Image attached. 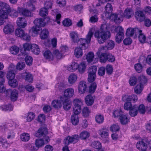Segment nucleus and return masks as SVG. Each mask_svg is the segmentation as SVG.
Listing matches in <instances>:
<instances>
[{
	"instance_id": "nucleus-42",
	"label": "nucleus",
	"mask_w": 151,
	"mask_h": 151,
	"mask_svg": "<svg viewBox=\"0 0 151 151\" xmlns=\"http://www.w3.org/2000/svg\"><path fill=\"white\" fill-rule=\"evenodd\" d=\"M44 57L46 59L52 60L53 59V56L50 52L49 50L45 51L43 54Z\"/></svg>"
},
{
	"instance_id": "nucleus-1",
	"label": "nucleus",
	"mask_w": 151,
	"mask_h": 151,
	"mask_svg": "<svg viewBox=\"0 0 151 151\" xmlns=\"http://www.w3.org/2000/svg\"><path fill=\"white\" fill-rule=\"evenodd\" d=\"M93 35V32L90 30L86 35V38H81L79 39L78 41L79 47L84 50L87 48L88 46V44L90 43Z\"/></svg>"
},
{
	"instance_id": "nucleus-11",
	"label": "nucleus",
	"mask_w": 151,
	"mask_h": 151,
	"mask_svg": "<svg viewBox=\"0 0 151 151\" xmlns=\"http://www.w3.org/2000/svg\"><path fill=\"white\" fill-rule=\"evenodd\" d=\"M123 15L119 14H112L109 18L117 24H119L123 21Z\"/></svg>"
},
{
	"instance_id": "nucleus-48",
	"label": "nucleus",
	"mask_w": 151,
	"mask_h": 151,
	"mask_svg": "<svg viewBox=\"0 0 151 151\" xmlns=\"http://www.w3.org/2000/svg\"><path fill=\"white\" fill-rule=\"evenodd\" d=\"M94 57V54L93 52H89L86 55V59L88 63H91Z\"/></svg>"
},
{
	"instance_id": "nucleus-4",
	"label": "nucleus",
	"mask_w": 151,
	"mask_h": 151,
	"mask_svg": "<svg viewBox=\"0 0 151 151\" xmlns=\"http://www.w3.org/2000/svg\"><path fill=\"white\" fill-rule=\"evenodd\" d=\"M95 37L97 38L99 42L101 44L104 42V26L102 24L100 29L96 30L94 33Z\"/></svg>"
},
{
	"instance_id": "nucleus-58",
	"label": "nucleus",
	"mask_w": 151,
	"mask_h": 151,
	"mask_svg": "<svg viewBox=\"0 0 151 151\" xmlns=\"http://www.w3.org/2000/svg\"><path fill=\"white\" fill-rule=\"evenodd\" d=\"M78 65H79L77 63L75 62L73 63L71 65L70 67L68 69L70 71L72 70V71H75L78 69Z\"/></svg>"
},
{
	"instance_id": "nucleus-44",
	"label": "nucleus",
	"mask_w": 151,
	"mask_h": 151,
	"mask_svg": "<svg viewBox=\"0 0 151 151\" xmlns=\"http://www.w3.org/2000/svg\"><path fill=\"white\" fill-rule=\"evenodd\" d=\"M49 32L47 30L43 29L41 32L40 37L42 39H46L48 37Z\"/></svg>"
},
{
	"instance_id": "nucleus-33",
	"label": "nucleus",
	"mask_w": 151,
	"mask_h": 151,
	"mask_svg": "<svg viewBox=\"0 0 151 151\" xmlns=\"http://www.w3.org/2000/svg\"><path fill=\"white\" fill-rule=\"evenodd\" d=\"M119 118L121 123L122 124H125L129 122V119L126 115L122 114Z\"/></svg>"
},
{
	"instance_id": "nucleus-47",
	"label": "nucleus",
	"mask_w": 151,
	"mask_h": 151,
	"mask_svg": "<svg viewBox=\"0 0 151 151\" xmlns=\"http://www.w3.org/2000/svg\"><path fill=\"white\" fill-rule=\"evenodd\" d=\"M86 68L85 64L83 62L79 65L78 69L80 73H82L84 72Z\"/></svg>"
},
{
	"instance_id": "nucleus-10",
	"label": "nucleus",
	"mask_w": 151,
	"mask_h": 151,
	"mask_svg": "<svg viewBox=\"0 0 151 151\" xmlns=\"http://www.w3.org/2000/svg\"><path fill=\"white\" fill-rule=\"evenodd\" d=\"M6 92L7 95V94L8 95L11 94L10 98L12 101H14L17 100L18 96V91L17 90L14 89L12 90L8 89L6 90Z\"/></svg>"
},
{
	"instance_id": "nucleus-34",
	"label": "nucleus",
	"mask_w": 151,
	"mask_h": 151,
	"mask_svg": "<svg viewBox=\"0 0 151 151\" xmlns=\"http://www.w3.org/2000/svg\"><path fill=\"white\" fill-rule=\"evenodd\" d=\"M70 36L73 41L74 42H77L78 41V35L76 32H73L70 33Z\"/></svg>"
},
{
	"instance_id": "nucleus-61",
	"label": "nucleus",
	"mask_w": 151,
	"mask_h": 151,
	"mask_svg": "<svg viewBox=\"0 0 151 151\" xmlns=\"http://www.w3.org/2000/svg\"><path fill=\"white\" fill-rule=\"evenodd\" d=\"M95 120L97 123L101 124L103 122L104 118L103 116L101 115H97L95 116Z\"/></svg>"
},
{
	"instance_id": "nucleus-26",
	"label": "nucleus",
	"mask_w": 151,
	"mask_h": 151,
	"mask_svg": "<svg viewBox=\"0 0 151 151\" xmlns=\"http://www.w3.org/2000/svg\"><path fill=\"white\" fill-rule=\"evenodd\" d=\"M129 114L132 117L136 116L138 113V106L135 105L133 106L129 110Z\"/></svg>"
},
{
	"instance_id": "nucleus-15",
	"label": "nucleus",
	"mask_w": 151,
	"mask_h": 151,
	"mask_svg": "<svg viewBox=\"0 0 151 151\" xmlns=\"http://www.w3.org/2000/svg\"><path fill=\"white\" fill-rule=\"evenodd\" d=\"M87 88L86 82L84 81H82L80 82L78 86V92L82 94L86 92Z\"/></svg>"
},
{
	"instance_id": "nucleus-17",
	"label": "nucleus",
	"mask_w": 151,
	"mask_h": 151,
	"mask_svg": "<svg viewBox=\"0 0 151 151\" xmlns=\"http://www.w3.org/2000/svg\"><path fill=\"white\" fill-rule=\"evenodd\" d=\"M5 73L3 71H0V92L2 93L4 91L5 88L3 85V83L5 82L4 76Z\"/></svg>"
},
{
	"instance_id": "nucleus-21",
	"label": "nucleus",
	"mask_w": 151,
	"mask_h": 151,
	"mask_svg": "<svg viewBox=\"0 0 151 151\" xmlns=\"http://www.w3.org/2000/svg\"><path fill=\"white\" fill-rule=\"evenodd\" d=\"M96 55L101 63L104 62V46L100 47L96 52Z\"/></svg>"
},
{
	"instance_id": "nucleus-13",
	"label": "nucleus",
	"mask_w": 151,
	"mask_h": 151,
	"mask_svg": "<svg viewBox=\"0 0 151 151\" xmlns=\"http://www.w3.org/2000/svg\"><path fill=\"white\" fill-rule=\"evenodd\" d=\"M46 19L47 21H49L50 19L49 18H46L44 19L42 18H37L35 19L34 21V23L35 25L39 27H44L46 24L45 20Z\"/></svg>"
},
{
	"instance_id": "nucleus-22",
	"label": "nucleus",
	"mask_w": 151,
	"mask_h": 151,
	"mask_svg": "<svg viewBox=\"0 0 151 151\" xmlns=\"http://www.w3.org/2000/svg\"><path fill=\"white\" fill-rule=\"evenodd\" d=\"M74 89L71 88H69L65 90L64 95L66 98H70L72 97L74 94Z\"/></svg>"
},
{
	"instance_id": "nucleus-64",
	"label": "nucleus",
	"mask_w": 151,
	"mask_h": 151,
	"mask_svg": "<svg viewBox=\"0 0 151 151\" xmlns=\"http://www.w3.org/2000/svg\"><path fill=\"white\" fill-rule=\"evenodd\" d=\"M53 3L51 1H47L44 4V7L47 9H51L52 8Z\"/></svg>"
},
{
	"instance_id": "nucleus-60",
	"label": "nucleus",
	"mask_w": 151,
	"mask_h": 151,
	"mask_svg": "<svg viewBox=\"0 0 151 151\" xmlns=\"http://www.w3.org/2000/svg\"><path fill=\"white\" fill-rule=\"evenodd\" d=\"M23 45L24 51H29L31 49L32 44L26 43L24 44Z\"/></svg>"
},
{
	"instance_id": "nucleus-19",
	"label": "nucleus",
	"mask_w": 151,
	"mask_h": 151,
	"mask_svg": "<svg viewBox=\"0 0 151 151\" xmlns=\"http://www.w3.org/2000/svg\"><path fill=\"white\" fill-rule=\"evenodd\" d=\"M17 25L20 27L24 28L27 24V22L24 18L19 17L17 21Z\"/></svg>"
},
{
	"instance_id": "nucleus-51",
	"label": "nucleus",
	"mask_w": 151,
	"mask_h": 151,
	"mask_svg": "<svg viewBox=\"0 0 151 151\" xmlns=\"http://www.w3.org/2000/svg\"><path fill=\"white\" fill-rule=\"evenodd\" d=\"M8 83L10 86L13 88L16 87L18 86L17 81L14 79L9 80Z\"/></svg>"
},
{
	"instance_id": "nucleus-24",
	"label": "nucleus",
	"mask_w": 151,
	"mask_h": 151,
	"mask_svg": "<svg viewBox=\"0 0 151 151\" xmlns=\"http://www.w3.org/2000/svg\"><path fill=\"white\" fill-rule=\"evenodd\" d=\"M134 12L131 9L127 8L124 10L123 16L125 18L127 19H130L133 15Z\"/></svg>"
},
{
	"instance_id": "nucleus-7",
	"label": "nucleus",
	"mask_w": 151,
	"mask_h": 151,
	"mask_svg": "<svg viewBox=\"0 0 151 151\" xmlns=\"http://www.w3.org/2000/svg\"><path fill=\"white\" fill-rule=\"evenodd\" d=\"M73 102L74 104L73 113L75 114H78L81 111V106L82 103L79 99H75Z\"/></svg>"
},
{
	"instance_id": "nucleus-40",
	"label": "nucleus",
	"mask_w": 151,
	"mask_h": 151,
	"mask_svg": "<svg viewBox=\"0 0 151 151\" xmlns=\"http://www.w3.org/2000/svg\"><path fill=\"white\" fill-rule=\"evenodd\" d=\"M137 96L134 94L128 96L126 98V101L129 102L132 101L135 102L137 101Z\"/></svg>"
},
{
	"instance_id": "nucleus-25",
	"label": "nucleus",
	"mask_w": 151,
	"mask_h": 151,
	"mask_svg": "<svg viewBox=\"0 0 151 151\" xmlns=\"http://www.w3.org/2000/svg\"><path fill=\"white\" fill-rule=\"evenodd\" d=\"M105 9L106 10L105 16L107 18H109L110 16L112 14L111 13L113 9L111 4L108 3L105 6Z\"/></svg>"
},
{
	"instance_id": "nucleus-38",
	"label": "nucleus",
	"mask_w": 151,
	"mask_h": 151,
	"mask_svg": "<svg viewBox=\"0 0 151 151\" xmlns=\"http://www.w3.org/2000/svg\"><path fill=\"white\" fill-rule=\"evenodd\" d=\"M77 78V77L76 75L72 74L68 77V82L70 84H73L76 82Z\"/></svg>"
},
{
	"instance_id": "nucleus-28",
	"label": "nucleus",
	"mask_w": 151,
	"mask_h": 151,
	"mask_svg": "<svg viewBox=\"0 0 151 151\" xmlns=\"http://www.w3.org/2000/svg\"><path fill=\"white\" fill-rule=\"evenodd\" d=\"M14 29L13 26L10 24H7L4 28L3 31L6 34L11 33L14 31Z\"/></svg>"
},
{
	"instance_id": "nucleus-12",
	"label": "nucleus",
	"mask_w": 151,
	"mask_h": 151,
	"mask_svg": "<svg viewBox=\"0 0 151 151\" xmlns=\"http://www.w3.org/2000/svg\"><path fill=\"white\" fill-rule=\"evenodd\" d=\"M61 101H63V107L64 109L66 110L70 109L71 106V102L64 97H62Z\"/></svg>"
},
{
	"instance_id": "nucleus-23",
	"label": "nucleus",
	"mask_w": 151,
	"mask_h": 151,
	"mask_svg": "<svg viewBox=\"0 0 151 151\" xmlns=\"http://www.w3.org/2000/svg\"><path fill=\"white\" fill-rule=\"evenodd\" d=\"M62 97H60L59 100H54L52 101V105L54 108L59 109L61 107L63 101H61V100Z\"/></svg>"
},
{
	"instance_id": "nucleus-45",
	"label": "nucleus",
	"mask_w": 151,
	"mask_h": 151,
	"mask_svg": "<svg viewBox=\"0 0 151 151\" xmlns=\"http://www.w3.org/2000/svg\"><path fill=\"white\" fill-rule=\"evenodd\" d=\"M143 88V86L141 85L138 84L134 88L135 93L137 94L140 93Z\"/></svg>"
},
{
	"instance_id": "nucleus-43",
	"label": "nucleus",
	"mask_w": 151,
	"mask_h": 151,
	"mask_svg": "<svg viewBox=\"0 0 151 151\" xmlns=\"http://www.w3.org/2000/svg\"><path fill=\"white\" fill-rule=\"evenodd\" d=\"M19 47L15 45L11 47L10 49V52L14 55L17 54L19 52Z\"/></svg>"
},
{
	"instance_id": "nucleus-20",
	"label": "nucleus",
	"mask_w": 151,
	"mask_h": 151,
	"mask_svg": "<svg viewBox=\"0 0 151 151\" xmlns=\"http://www.w3.org/2000/svg\"><path fill=\"white\" fill-rule=\"evenodd\" d=\"M107 61L111 63L115 61V58L114 55L108 52L104 53V62Z\"/></svg>"
},
{
	"instance_id": "nucleus-9",
	"label": "nucleus",
	"mask_w": 151,
	"mask_h": 151,
	"mask_svg": "<svg viewBox=\"0 0 151 151\" xmlns=\"http://www.w3.org/2000/svg\"><path fill=\"white\" fill-rule=\"evenodd\" d=\"M134 17L136 20L139 22L144 21L145 19V14L142 11L138 10L136 11L134 14Z\"/></svg>"
},
{
	"instance_id": "nucleus-50",
	"label": "nucleus",
	"mask_w": 151,
	"mask_h": 151,
	"mask_svg": "<svg viewBox=\"0 0 151 151\" xmlns=\"http://www.w3.org/2000/svg\"><path fill=\"white\" fill-rule=\"evenodd\" d=\"M97 87L96 83L93 82L89 86V91L90 93H93L95 91Z\"/></svg>"
},
{
	"instance_id": "nucleus-6",
	"label": "nucleus",
	"mask_w": 151,
	"mask_h": 151,
	"mask_svg": "<svg viewBox=\"0 0 151 151\" xmlns=\"http://www.w3.org/2000/svg\"><path fill=\"white\" fill-rule=\"evenodd\" d=\"M97 68L96 66H92L90 67L88 73V81L89 82H92L95 80L96 78V72Z\"/></svg>"
},
{
	"instance_id": "nucleus-52",
	"label": "nucleus",
	"mask_w": 151,
	"mask_h": 151,
	"mask_svg": "<svg viewBox=\"0 0 151 151\" xmlns=\"http://www.w3.org/2000/svg\"><path fill=\"white\" fill-rule=\"evenodd\" d=\"M89 134L87 131L82 132L80 135V138L83 140L88 138L89 136Z\"/></svg>"
},
{
	"instance_id": "nucleus-30",
	"label": "nucleus",
	"mask_w": 151,
	"mask_h": 151,
	"mask_svg": "<svg viewBox=\"0 0 151 151\" xmlns=\"http://www.w3.org/2000/svg\"><path fill=\"white\" fill-rule=\"evenodd\" d=\"M137 33L139 35L138 38L139 41L141 43L145 42L146 40V37L143 33L142 32V30H139Z\"/></svg>"
},
{
	"instance_id": "nucleus-59",
	"label": "nucleus",
	"mask_w": 151,
	"mask_h": 151,
	"mask_svg": "<svg viewBox=\"0 0 151 151\" xmlns=\"http://www.w3.org/2000/svg\"><path fill=\"white\" fill-rule=\"evenodd\" d=\"M90 113V111L87 107H84L82 109L83 115L85 117L88 116Z\"/></svg>"
},
{
	"instance_id": "nucleus-56",
	"label": "nucleus",
	"mask_w": 151,
	"mask_h": 151,
	"mask_svg": "<svg viewBox=\"0 0 151 151\" xmlns=\"http://www.w3.org/2000/svg\"><path fill=\"white\" fill-rule=\"evenodd\" d=\"M48 13V11L47 9L45 7L42 8L40 9L39 14L42 17L47 16Z\"/></svg>"
},
{
	"instance_id": "nucleus-29",
	"label": "nucleus",
	"mask_w": 151,
	"mask_h": 151,
	"mask_svg": "<svg viewBox=\"0 0 151 151\" xmlns=\"http://www.w3.org/2000/svg\"><path fill=\"white\" fill-rule=\"evenodd\" d=\"M139 30V29L137 28H129L127 29L126 35L128 36H132L135 32H138Z\"/></svg>"
},
{
	"instance_id": "nucleus-36",
	"label": "nucleus",
	"mask_w": 151,
	"mask_h": 151,
	"mask_svg": "<svg viewBox=\"0 0 151 151\" xmlns=\"http://www.w3.org/2000/svg\"><path fill=\"white\" fill-rule=\"evenodd\" d=\"M81 47H77L75 50L74 54L76 57L78 58L81 57L83 55L82 49Z\"/></svg>"
},
{
	"instance_id": "nucleus-41",
	"label": "nucleus",
	"mask_w": 151,
	"mask_h": 151,
	"mask_svg": "<svg viewBox=\"0 0 151 151\" xmlns=\"http://www.w3.org/2000/svg\"><path fill=\"white\" fill-rule=\"evenodd\" d=\"M30 137L29 135L28 134L25 133L22 134L20 135V139L23 141H28L29 140Z\"/></svg>"
},
{
	"instance_id": "nucleus-2",
	"label": "nucleus",
	"mask_w": 151,
	"mask_h": 151,
	"mask_svg": "<svg viewBox=\"0 0 151 151\" xmlns=\"http://www.w3.org/2000/svg\"><path fill=\"white\" fill-rule=\"evenodd\" d=\"M79 137L77 134H74L71 136H68L65 137L63 141V143L65 146L63 148V151H69L68 146L70 143H75L78 141Z\"/></svg>"
},
{
	"instance_id": "nucleus-27",
	"label": "nucleus",
	"mask_w": 151,
	"mask_h": 151,
	"mask_svg": "<svg viewBox=\"0 0 151 151\" xmlns=\"http://www.w3.org/2000/svg\"><path fill=\"white\" fill-rule=\"evenodd\" d=\"M94 98L91 95H87L85 98V102L88 106L92 105L94 102Z\"/></svg>"
},
{
	"instance_id": "nucleus-3",
	"label": "nucleus",
	"mask_w": 151,
	"mask_h": 151,
	"mask_svg": "<svg viewBox=\"0 0 151 151\" xmlns=\"http://www.w3.org/2000/svg\"><path fill=\"white\" fill-rule=\"evenodd\" d=\"M0 6L1 8L0 9V18L3 19H7L11 11V8L8 4L3 2H0Z\"/></svg>"
},
{
	"instance_id": "nucleus-32",
	"label": "nucleus",
	"mask_w": 151,
	"mask_h": 151,
	"mask_svg": "<svg viewBox=\"0 0 151 151\" xmlns=\"http://www.w3.org/2000/svg\"><path fill=\"white\" fill-rule=\"evenodd\" d=\"M78 115L73 114L72 115L71 121L73 125H76L78 123L79 120Z\"/></svg>"
},
{
	"instance_id": "nucleus-35",
	"label": "nucleus",
	"mask_w": 151,
	"mask_h": 151,
	"mask_svg": "<svg viewBox=\"0 0 151 151\" xmlns=\"http://www.w3.org/2000/svg\"><path fill=\"white\" fill-rule=\"evenodd\" d=\"M47 132V129L46 128H41L38 130L37 133H36V136L37 137H41L44 133H46Z\"/></svg>"
},
{
	"instance_id": "nucleus-5",
	"label": "nucleus",
	"mask_w": 151,
	"mask_h": 151,
	"mask_svg": "<svg viewBox=\"0 0 151 151\" xmlns=\"http://www.w3.org/2000/svg\"><path fill=\"white\" fill-rule=\"evenodd\" d=\"M15 34L18 37H21L22 39L27 41H29L30 40V36L25 33L24 31L21 28L16 29L15 31Z\"/></svg>"
},
{
	"instance_id": "nucleus-46",
	"label": "nucleus",
	"mask_w": 151,
	"mask_h": 151,
	"mask_svg": "<svg viewBox=\"0 0 151 151\" xmlns=\"http://www.w3.org/2000/svg\"><path fill=\"white\" fill-rule=\"evenodd\" d=\"M92 147L96 149L100 150L102 147L101 143L98 141H94L92 144Z\"/></svg>"
},
{
	"instance_id": "nucleus-57",
	"label": "nucleus",
	"mask_w": 151,
	"mask_h": 151,
	"mask_svg": "<svg viewBox=\"0 0 151 151\" xmlns=\"http://www.w3.org/2000/svg\"><path fill=\"white\" fill-rule=\"evenodd\" d=\"M63 24L64 26L69 27L72 25V22L70 19L66 18L63 20Z\"/></svg>"
},
{
	"instance_id": "nucleus-49",
	"label": "nucleus",
	"mask_w": 151,
	"mask_h": 151,
	"mask_svg": "<svg viewBox=\"0 0 151 151\" xmlns=\"http://www.w3.org/2000/svg\"><path fill=\"white\" fill-rule=\"evenodd\" d=\"M24 76H25V79L26 81L29 83L32 82L33 78L31 74L26 73Z\"/></svg>"
},
{
	"instance_id": "nucleus-62",
	"label": "nucleus",
	"mask_w": 151,
	"mask_h": 151,
	"mask_svg": "<svg viewBox=\"0 0 151 151\" xmlns=\"http://www.w3.org/2000/svg\"><path fill=\"white\" fill-rule=\"evenodd\" d=\"M145 106L143 104H141L139 106H138V111L140 114H144L145 112Z\"/></svg>"
},
{
	"instance_id": "nucleus-14",
	"label": "nucleus",
	"mask_w": 151,
	"mask_h": 151,
	"mask_svg": "<svg viewBox=\"0 0 151 151\" xmlns=\"http://www.w3.org/2000/svg\"><path fill=\"white\" fill-rule=\"evenodd\" d=\"M104 50H111L114 47V42L111 40H108L104 41Z\"/></svg>"
},
{
	"instance_id": "nucleus-54",
	"label": "nucleus",
	"mask_w": 151,
	"mask_h": 151,
	"mask_svg": "<svg viewBox=\"0 0 151 151\" xmlns=\"http://www.w3.org/2000/svg\"><path fill=\"white\" fill-rule=\"evenodd\" d=\"M138 79L139 82V84L142 85L143 86V85L147 82V78L144 76H141L139 77Z\"/></svg>"
},
{
	"instance_id": "nucleus-63",
	"label": "nucleus",
	"mask_w": 151,
	"mask_h": 151,
	"mask_svg": "<svg viewBox=\"0 0 151 151\" xmlns=\"http://www.w3.org/2000/svg\"><path fill=\"white\" fill-rule=\"evenodd\" d=\"M25 60L26 64L27 65H30L32 64L33 59L31 56H27L25 58Z\"/></svg>"
},
{
	"instance_id": "nucleus-8",
	"label": "nucleus",
	"mask_w": 151,
	"mask_h": 151,
	"mask_svg": "<svg viewBox=\"0 0 151 151\" xmlns=\"http://www.w3.org/2000/svg\"><path fill=\"white\" fill-rule=\"evenodd\" d=\"M116 30L119 31L116 36V41L119 43L124 38V29L121 26H119L116 28Z\"/></svg>"
},
{
	"instance_id": "nucleus-16",
	"label": "nucleus",
	"mask_w": 151,
	"mask_h": 151,
	"mask_svg": "<svg viewBox=\"0 0 151 151\" xmlns=\"http://www.w3.org/2000/svg\"><path fill=\"white\" fill-rule=\"evenodd\" d=\"M145 140L142 139L137 142L136 144V147L137 149L141 151L146 150L147 148V145L145 142Z\"/></svg>"
},
{
	"instance_id": "nucleus-39",
	"label": "nucleus",
	"mask_w": 151,
	"mask_h": 151,
	"mask_svg": "<svg viewBox=\"0 0 151 151\" xmlns=\"http://www.w3.org/2000/svg\"><path fill=\"white\" fill-rule=\"evenodd\" d=\"M15 76L14 71L12 69L9 70V71L8 72L6 77L9 80H12L14 79Z\"/></svg>"
},
{
	"instance_id": "nucleus-55",
	"label": "nucleus",
	"mask_w": 151,
	"mask_h": 151,
	"mask_svg": "<svg viewBox=\"0 0 151 151\" xmlns=\"http://www.w3.org/2000/svg\"><path fill=\"white\" fill-rule=\"evenodd\" d=\"M35 144L36 147L39 148L44 145V142L42 139H36L35 141Z\"/></svg>"
},
{
	"instance_id": "nucleus-53",
	"label": "nucleus",
	"mask_w": 151,
	"mask_h": 151,
	"mask_svg": "<svg viewBox=\"0 0 151 151\" xmlns=\"http://www.w3.org/2000/svg\"><path fill=\"white\" fill-rule=\"evenodd\" d=\"M35 116V114L32 112L28 113L26 117V120L28 122H30L34 119Z\"/></svg>"
},
{
	"instance_id": "nucleus-31",
	"label": "nucleus",
	"mask_w": 151,
	"mask_h": 151,
	"mask_svg": "<svg viewBox=\"0 0 151 151\" xmlns=\"http://www.w3.org/2000/svg\"><path fill=\"white\" fill-rule=\"evenodd\" d=\"M13 107L11 104L4 105L0 107V109L4 111H12Z\"/></svg>"
},
{
	"instance_id": "nucleus-37",
	"label": "nucleus",
	"mask_w": 151,
	"mask_h": 151,
	"mask_svg": "<svg viewBox=\"0 0 151 151\" xmlns=\"http://www.w3.org/2000/svg\"><path fill=\"white\" fill-rule=\"evenodd\" d=\"M31 50L33 53L36 55H38L40 52L38 45L36 44H32Z\"/></svg>"
},
{
	"instance_id": "nucleus-18",
	"label": "nucleus",
	"mask_w": 151,
	"mask_h": 151,
	"mask_svg": "<svg viewBox=\"0 0 151 151\" xmlns=\"http://www.w3.org/2000/svg\"><path fill=\"white\" fill-rule=\"evenodd\" d=\"M18 10L20 14H22L24 16L31 17L32 16L30 11L26 9L20 8L19 7L18 8Z\"/></svg>"
}]
</instances>
